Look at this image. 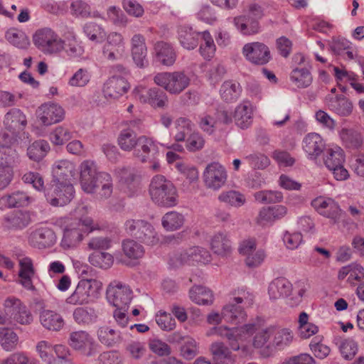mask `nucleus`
<instances>
[{"label":"nucleus","instance_id":"obj_1","mask_svg":"<svg viewBox=\"0 0 364 364\" xmlns=\"http://www.w3.org/2000/svg\"><path fill=\"white\" fill-rule=\"evenodd\" d=\"M149 192L152 200L159 205L172 207L176 205V189L164 176L156 175L153 178Z\"/></svg>","mask_w":364,"mask_h":364},{"label":"nucleus","instance_id":"obj_2","mask_svg":"<svg viewBox=\"0 0 364 364\" xmlns=\"http://www.w3.org/2000/svg\"><path fill=\"white\" fill-rule=\"evenodd\" d=\"M256 331V326L253 324L245 325L240 328L230 329L225 327H216L213 328L208 335L216 334L226 337L230 341V346L234 350L242 349L247 351L248 343L251 336Z\"/></svg>","mask_w":364,"mask_h":364},{"label":"nucleus","instance_id":"obj_3","mask_svg":"<svg viewBox=\"0 0 364 364\" xmlns=\"http://www.w3.org/2000/svg\"><path fill=\"white\" fill-rule=\"evenodd\" d=\"M34 46L46 55H55L64 50L65 41L52 28L38 29L32 37Z\"/></svg>","mask_w":364,"mask_h":364},{"label":"nucleus","instance_id":"obj_4","mask_svg":"<svg viewBox=\"0 0 364 364\" xmlns=\"http://www.w3.org/2000/svg\"><path fill=\"white\" fill-rule=\"evenodd\" d=\"M154 82L172 95H178L186 89L190 77L181 71L160 73L155 75Z\"/></svg>","mask_w":364,"mask_h":364},{"label":"nucleus","instance_id":"obj_5","mask_svg":"<svg viewBox=\"0 0 364 364\" xmlns=\"http://www.w3.org/2000/svg\"><path fill=\"white\" fill-rule=\"evenodd\" d=\"M242 53L248 62L256 65H266L272 59V53L269 46L259 41L245 44Z\"/></svg>","mask_w":364,"mask_h":364},{"label":"nucleus","instance_id":"obj_6","mask_svg":"<svg viewBox=\"0 0 364 364\" xmlns=\"http://www.w3.org/2000/svg\"><path fill=\"white\" fill-rule=\"evenodd\" d=\"M102 225L95 223L90 218L72 222L64 232V237L73 242L82 240L85 234L91 232L95 230H100Z\"/></svg>","mask_w":364,"mask_h":364},{"label":"nucleus","instance_id":"obj_7","mask_svg":"<svg viewBox=\"0 0 364 364\" xmlns=\"http://www.w3.org/2000/svg\"><path fill=\"white\" fill-rule=\"evenodd\" d=\"M94 161L85 160L80 166V183L82 190L94 193L98 186L100 174Z\"/></svg>","mask_w":364,"mask_h":364},{"label":"nucleus","instance_id":"obj_8","mask_svg":"<svg viewBox=\"0 0 364 364\" xmlns=\"http://www.w3.org/2000/svg\"><path fill=\"white\" fill-rule=\"evenodd\" d=\"M107 298L114 307H127L133 298V292L129 286L114 282L107 289Z\"/></svg>","mask_w":364,"mask_h":364},{"label":"nucleus","instance_id":"obj_9","mask_svg":"<svg viewBox=\"0 0 364 364\" xmlns=\"http://www.w3.org/2000/svg\"><path fill=\"white\" fill-rule=\"evenodd\" d=\"M203 178L207 188L218 190L225 185L228 173L224 166L219 163L213 162L206 166Z\"/></svg>","mask_w":364,"mask_h":364},{"label":"nucleus","instance_id":"obj_10","mask_svg":"<svg viewBox=\"0 0 364 364\" xmlns=\"http://www.w3.org/2000/svg\"><path fill=\"white\" fill-rule=\"evenodd\" d=\"M101 287L102 283L97 279L81 280L68 298L69 303L74 305L87 303L90 295L98 291Z\"/></svg>","mask_w":364,"mask_h":364},{"label":"nucleus","instance_id":"obj_11","mask_svg":"<svg viewBox=\"0 0 364 364\" xmlns=\"http://www.w3.org/2000/svg\"><path fill=\"white\" fill-rule=\"evenodd\" d=\"M65 116V109L56 103L43 104L36 110L38 120L45 126L58 123L64 119Z\"/></svg>","mask_w":364,"mask_h":364},{"label":"nucleus","instance_id":"obj_12","mask_svg":"<svg viewBox=\"0 0 364 364\" xmlns=\"http://www.w3.org/2000/svg\"><path fill=\"white\" fill-rule=\"evenodd\" d=\"M311 204L320 215L331 219L334 223L338 222L342 215L340 206L331 198L318 196L314 198Z\"/></svg>","mask_w":364,"mask_h":364},{"label":"nucleus","instance_id":"obj_13","mask_svg":"<svg viewBox=\"0 0 364 364\" xmlns=\"http://www.w3.org/2000/svg\"><path fill=\"white\" fill-rule=\"evenodd\" d=\"M4 309L6 314H10L11 317L21 324H29L33 320L26 306L16 297L9 296L5 300Z\"/></svg>","mask_w":364,"mask_h":364},{"label":"nucleus","instance_id":"obj_14","mask_svg":"<svg viewBox=\"0 0 364 364\" xmlns=\"http://www.w3.org/2000/svg\"><path fill=\"white\" fill-rule=\"evenodd\" d=\"M125 52V43L123 36L117 32H111L107 37L104 53L109 60L121 58Z\"/></svg>","mask_w":364,"mask_h":364},{"label":"nucleus","instance_id":"obj_15","mask_svg":"<svg viewBox=\"0 0 364 364\" xmlns=\"http://www.w3.org/2000/svg\"><path fill=\"white\" fill-rule=\"evenodd\" d=\"M75 165L65 160L60 161L53 168V181L55 183V190L58 191L60 186L63 183H70V181L75 176Z\"/></svg>","mask_w":364,"mask_h":364},{"label":"nucleus","instance_id":"obj_16","mask_svg":"<svg viewBox=\"0 0 364 364\" xmlns=\"http://www.w3.org/2000/svg\"><path fill=\"white\" fill-rule=\"evenodd\" d=\"M69 345L75 350L85 355H90L95 349L93 338L85 331H79L70 333Z\"/></svg>","mask_w":364,"mask_h":364},{"label":"nucleus","instance_id":"obj_17","mask_svg":"<svg viewBox=\"0 0 364 364\" xmlns=\"http://www.w3.org/2000/svg\"><path fill=\"white\" fill-rule=\"evenodd\" d=\"M129 88V83L125 78L112 76L105 83L103 92L106 97L117 99L126 94Z\"/></svg>","mask_w":364,"mask_h":364},{"label":"nucleus","instance_id":"obj_18","mask_svg":"<svg viewBox=\"0 0 364 364\" xmlns=\"http://www.w3.org/2000/svg\"><path fill=\"white\" fill-rule=\"evenodd\" d=\"M177 260L180 264H205L210 261V255L205 249L194 246L183 252Z\"/></svg>","mask_w":364,"mask_h":364},{"label":"nucleus","instance_id":"obj_19","mask_svg":"<svg viewBox=\"0 0 364 364\" xmlns=\"http://www.w3.org/2000/svg\"><path fill=\"white\" fill-rule=\"evenodd\" d=\"M130 50L136 65L140 68L144 67L147 55V47L143 35L140 33L133 35L130 40Z\"/></svg>","mask_w":364,"mask_h":364},{"label":"nucleus","instance_id":"obj_20","mask_svg":"<svg viewBox=\"0 0 364 364\" xmlns=\"http://www.w3.org/2000/svg\"><path fill=\"white\" fill-rule=\"evenodd\" d=\"M73 192L74 189L71 183H63L56 191L55 190V183H53L50 191L48 193L50 203L54 206L65 205L73 198Z\"/></svg>","mask_w":364,"mask_h":364},{"label":"nucleus","instance_id":"obj_21","mask_svg":"<svg viewBox=\"0 0 364 364\" xmlns=\"http://www.w3.org/2000/svg\"><path fill=\"white\" fill-rule=\"evenodd\" d=\"M31 222L29 212L14 211L5 217L2 222V226L5 230H18L26 227Z\"/></svg>","mask_w":364,"mask_h":364},{"label":"nucleus","instance_id":"obj_22","mask_svg":"<svg viewBox=\"0 0 364 364\" xmlns=\"http://www.w3.org/2000/svg\"><path fill=\"white\" fill-rule=\"evenodd\" d=\"M19 283L29 290L35 289L32 279L35 275V269L31 259L24 257L19 259Z\"/></svg>","mask_w":364,"mask_h":364},{"label":"nucleus","instance_id":"obj_23","mask_svg":"<svg viewBox=\"0 0 364 364\" xmlns=\"http://www.w3.org/2000/svg\"><path fill=\"white\" fill-rule=\"evenodd\" d=\"M254 107L250 102L244 101L237 106L234 113L235 124L242 129L250 127L252 122Z\"/></svg>","mask_w":364,"mask_h":364},{"label":"nucleus","instance_id":"obj_24","mask_svg":"<svg viewBox=\"0 0 364 364\" xmlns=\"http://www.w3.org/2000/svg\"><path fill=\"white\" fill-rule=\"evenodd\" d=\"M346 278L350 285H355L364 278V268L355 263L341 267L338 273V279L343 280Z\"/></svg>","mask_w":364,"mask_h":364},{"label":"nucleus","instance_id":"obj_25","mask_svg":"<svg viewBox=\"0 0 364 364\" xmlns=\"http://www.w3.org/2000/svg\"><path fill=\"white\" fill-rule=\"evenodd\" d=\"M193 124L186 117H179L175 122L172 130L173 138L176 141H184L193 132Z\"/></svg>","mask_w":364,"mask_h":364},{"label":"nucleus","instance_id":"obj_26","mask_svg":"<svg viewBox=\"0 0 364 364\" xmlns=\"http://www.w3.org/2000/svg\"><path fill=\"white\" fill-rule=\"evenodd\" d=\"M303 148L309 156H318L323 148L321 136L316 133L308 134L304 139Z\"/></svg>","mask_w":364,"mask_h":364},{"label":"nucleus","instance_id":"obj_27","mask_svg":"<svg viewBox=\"0 0 364 364\" xmlns=\"http://www.w3.org/2000/svg\"><path fill=\"white\" fill-rule=\"evenodd\" d=\"M40 320L41 324L46 328L51 331H59L64 325V321L61 316L50 310L43 311L40 316Z\"/></svg>","mask_w":364,"mask_h":364},{"label":"nucleus","instance_id":"obj_28","mask_svg":"<svg viewBox=\"0 0 364 364\" xmlns=\"http://www.w3.org/2000/svg\"><path fill=\"white\" fill-rule=\"evenodd\" d=\"M155 50L158 60L163 65L168 66L174 63L176 55L168 43L163 41L156 43Z\"/></svg>","mask_w":364,"mask_h":364},{"label":"nucleus","instance_id":"obj_29","mask_svg":"<svg viewBox=\"0 0 364 364\" xmlns=\"http://www.w3.org/2000/svg\"><path fill=\"white\" fill-rule=\"evenodd\" d=\"M291 291V284L284 277L275 279L269 287V294L273 299L288 296Z\"/></svg>","mask_w":364,"mask_h":364},{"label":"nucleus","instance_id":"obj_30","mask_svg":"<svg viewBox=\"0 0 364 364\" xmlns=\"http://www.w3.org/2000/svg\"><path fill=\"white\" fill-rule=\"evenodd\" d=\"M345 153L339 146H334L326 149L323 161L329 169L343 164L345 162Z\"/></svg>","mask_w":364,"mask_h":364},{"label":"nucleus","instance_id":"obj_31","mask_svg":"<svg viewBox=\"0 0 364 364\" xmlns=\"http://www.w3.org/2000/svg\"><path fill=\"white\" fill-rule=\"evenodd\" d=\"M309 316L305 312H301L299 316V335L302 339H308L318 332V327L309 321Z\"/></svg>","mask_w":364,"mask_h":364},{"label":"nucleus","instance_id":"obj_32","mask_svg":"<svg viewBox=\"0 0 364 364\" xmlns=\"http://www.w3.org/2000/svg\"><path fill=\"white\" fill-rule=\"evenodd\" d=\"M189 294L191 299L198 304H211L214 300L213 292L203 286L193 287Z\"/></svg>","mask_w":364,"mask_h":364},{"label":"nucleus","instance_id":"obj_33","mask_svg":"<svg viewBox=\"0 0 364 364\" xmlns=\"http://www.w3.org/2000/svg\"><path fill=\"white\" fill-rule=\"evenodd\" d=\"M200 33H197L191 28L182 26L178 30V38L181 45L186 49L195 48L198 45Z\"/></svg>","mask_w":364,"mask_h":364},{"label":"nucleus","instance_id":"obj_34","mask_svg":"<svg viewBox=\"0 0 364 364\" xmlns=\"http://www.w3.org/2000/svg\"><path fill=\"white\" fill-rule=\"evenodd\" d=\"M237 313L242 314V312L239 311L237 308L230 304L223 308L222 311V316L217 313L211 314L208 317V321L210 324H218L221 322L223 317L225 321L232 322L237 318Z\"/></svg>","mask_w":364,"mask_h":364},{"label":"nucleus","instance_id":"obj_35","mask_svg":"<svg viewBox=\"0 0 364 364\" xmlns=\"http://www.w3.org/2000/svg\"><path fill=\"white\" fill-rule=\"evenodd\" d=\"M241 87L240 84L232 80L224 82L220 90L221 97L227 102L236 100L239 97Z\"/></svg>","mask_w":364,"mask_h":364},{"label":"nucleus","instance_id":"obj_36","mask_svg":"<svg viewBox=\"0 0 364 364\" xmlns=\"http://www.w3.org/2000/svg\"><path fill=\"white\" fill-rule=\"evenodd\" d=\"M340 136L347 148L355 149L360 148L363 144V136L356 132L343 129L340 132Z\"/></svg>","mask_w":364,"mask_h":364},{"label":"nucleus","instance_id":"obj_37","mask_svg":"<svg viewBox=\"0 0 364 364\" xmlns=\"http://www.w3.org/2000/svg\"><path fill=\"white\" fill-rule=\"evenodd\" d=\"M200 38L202 42L200 46V53L204 58L210 60L214 57L216 50L214 41L208 31L200 33Z\"/></svg>","mask_w":364,"mask_h":364},{"label":"nucleus","instance_id":"obj_38","mask_svg":"<svg viewBox=\"0 0 364 364\" xmlns=\"http://www.w3.org/2000/svg\"><path fill=\"white\" fill-rule=\"evenodd\" d=\"M183 216L174 211L165 214L162 220V225L164 228L169 231H173L181 228L183 225Z\"/></svg>","mask_w":364,"mask_h":364},{"label":"nucleus","instance_id":"obj_39","mask_svg":"<svg viewBox=\"0 0 364 364\" xmlns=\"http://www.w3.org/2000/svg\"><path fill=\"white\" fill-rule=\"evenodd\" d=\"M138 137L133 130L124 129L118 137V144L124 151H131L136 146Z\"/></svg>","mask_w":364,"mask_h":364},{"label":"nucleus","instance_id":"obj_40","mask_svg":"<svg viewBox=\"0 0 364 364\" xmlns=\"http://www.w3.org/2000/svg\"><path fill=\"white\" fill-rule=\"evenodd\" d=\"M272 346L289 343L293 338L292 333L288 329L271 327Z\"/></svg>","mask_w":364,"mask_h":364},{"label":"nucleus","instance_id":"obj_41","mask_svg":"<svg viewBox=\"0 0 364 364\" xmlns=\"http://www.w3.org/2000/svg\"><path fill=\"white\" fill-rule=\"evenodd\" d=\"M98 181V195L101 198H107L111 196L113 191L112 179L107 173H100Z\"/></svg>","mask_w":364,"mask_h":364},{"label":"nucleus","instance_id":"obj_42","mask_svg":"<svg viewBox=\"0 0 364 364\" xmlns=\"http://www.w3.org/2000/svg\"><path fill=\"white\" fill-rule=\"evenodd\" d=\"M122 250L124 255L129 259H137L144 255L143 247L132 240H126L122 243Z\"/></svg>","mask_w":364,"mask_h":364},{"label":"nucleus","instance_id":"obj_43","mask_svg":"<svg viewBox=\"0 0 364 364\" xmlns=\"http://www.w3.org/2000/svg\"><path fill=\"white\" fill-rule=\"evenodd\" d=\"M90 262L100 268L107 269L113 263V257L107 252L95 251L89 257Z\"/></svg>","mask_w":364,"mask_h":364},{"label":"nucleus","instance_id":"obj_44","mask_svg":"<svg viewBox=\"0 0 364 364\" xmlns=\"http://www.w3.org/2000/svg\"><path fill=\"white\" fill-rule=\"evenodd\" d=\"M49 149L48 144L44 141L33 142L28 149L29 158L34 161L42 159Z\"/></svg>","mask_w":364,"mask_h":364},{"label":"nucleus","instance_id":"obj_45","mask_svg":"<svg viewBox=\"0 0 364 364\" xmlns=\"http://www.w3.org/2000/svg\"><path fill=\"white\" fill-rule=\"evenodd\" d=\"M126 226L130 231L135 230L136 228L141 230V233L144 234V237L139 236V238L145 242H148L147 237L149 239L150 237H154V231L152 226L142 220L137 222H135L134 220H128L126 223Z\"/></svg>","mask_w":364,"mask_h":364},{"label":"nucleus","instance_id":"obj_46","mask_svg":"<svg viewBox=\"0 0 364 364\" xmlns=\"http://www.w3.org/2000/svg\"><path fill=\"white\" fill-rule=\"evenodd\" d=\"M18 338L9 328H3L0 331V343L4 349L11 350L17 346Z\"/></svg>","mask_w":364,"mask_h":364},{"label":"nucleus","instance_id":"obj_47","mask_svg":"<svg viewBox=\"0 0 364 364\" xmlns=\"http://www.w3.org/2000/svg\"><path fill=\"white\" fill-rule=\"evenodd\" d=\"M211 248L215 253L225 255L230 252V241L223 235H215L211 240Z\"/></svg>","mask_w":364,"mask_h":364},{"label":"nucleus","instance_id":"obj_48","mask_svg":"<svg viewBox=\"0 0 364 364\" xmlns=\"http://www.w3.org/2000/svg\"><path fill=\"white\" fill-rule=\"evenodd\" d=\"M217 122L218 114L216 112L208 113L200 117L198 126L204 132L211 134L215 129Z\"/></svg>","mask_w":364,"mask_h":364},{"label":"nucleus","instance_id":"obj_49","mask_svg":"<svg viewBox=\"0 0 364 364\" xmlns=\"http://www.w3.org/2000/svg\"><path fill=\"white\" fill-rule=\"evenodd\" d=\"M271 327L256 333L252 340V346L257 348L272 347Z\"/></svg>","mask_w":364,"mask_h":364},{"label":"nucleus","instance_id":"obj_50","mask_svg":"<svg viewBox=\"0 0 364 364\" xmlns=\"http://www.w3.org/2000/svg\"><path fill=\"white\" fill-rule=\"evenodd\" d=\"M291 78L299 87L309 86L312 80L310 72L304 68L294 70L291 73Z\"/></svg>","mask_w":364,"mask_h":364},{"label":"nucleus","instance_id":"obj_51","mask_svg":"<svg viewBox=\"0 0 364 364\" xmlns=\"http://www.w3.org/2000/svg\"><path fill=\"white\" fill-rule=\"evenodd\" d=\"M100 342L106 346H112L119 338V334L108 326L101 327L97 333Z\"/></svg>","mask_w":364,"mask_h":364},{"label":"nucleus","instance_id":"obj_52","mask_svg":"<svg viewBox=\"0 0 364 364\" xmlns=\"http://www.w3.org/2000/svg\"><path fill=\"white\" fill-rule=\"evenodd\" d=\"M222 202L227 203L234 206H241L245 202V196L235 191L223 192L218 197Z\"/></svg>","mask_w":364,"mask_h":364},{"label":"nucleus","instance_id":"obj_53","mask_svg":"<svg viewBox=\"0 0 364 364\" xmlns=\"http://www.w3.org/2000/svg\"><path fill=\"white\" fill-rule=\"evenodd\" d=\"M71 137L72 133L67 128L59 126L50 133V139L55 145H63Z\"/></svg>","mask_w":364,"mask_h":364},{"label":"nucleus","instance_id":"obj_54","mask_svg":"<svg viewBox=\"0 0 364 364\" xmlns=\"http://www.w3.org/2000/svg\"><path fill=\"white\" fill-rule=\"evenodd\" d=\"M136 146L138 154L141 152L142 157H145L151 151H156L157 148L154 141L151 138L146 136L138 137Z\"/></svg>","mask_w":364,"mask_h":364},{"label":"nucleus","instance_id":"obj_55","mask_svg":"<svg viewBox=\"0 0 364 364\" xmlns=\"http://www.w3.org/2000/svg\"><path fill=\"white\" fill-rule=\"evenodd\" d=\"M7 40L13 45L22 48L28 44V38L25 33L16 28L9 29L6 34Z\"/></svg>","mask_w":364,"mask_h":364},{"label":"nucleus","instance_id":"obj_56","mask_svg":"<svg viewBox=\"0 0 364 364\" xmlns=\"http://www.w3.org/2000/svg\"><path fill=\"white\" fill-rule=\"evenodd\" d=\"M230 302H235L237 304L245 303L250 306L253 302V298L250 293L243 288H237L230 294Z\"/></svg>","mask_w":364,"mask_h":364},{"label":"nucleus","instance_id":"obj_57","mask_svg":"<svg viewBox=\"0 0 364 364\" xmlns=\"http://www.w3.org/2000/svg\"><path fill=\"white\" fill-rule=\"evenodd\" d=\"M186 147L190 151H196L201 149L205 145V139L196 132H193L184 141Z\"/></svg>","mask_w":364,"mask_h":364},{"label":"nucleus","instance_id":"obj_58","mask_svg":"<svg viewBox=\"0 0 364 364\" xmlns=\"http://www.w3.org/2000/svg\"><path fill=\"white\" fill-rule=\"evenodd\" d=\"M198 353V345L192 338L185 339L181 347V355L186 359H192Z\"/></svg>","mask_w":364,"mask_h":364},{"label":"nucleus","instance_id":"obj_59","mask_svg":"<svg viewBox=\"0 0 364 364\" xmlns=\"http://www.w3.org/2000/svg\"><path fill=\"white\" fill-rule=\"evenodd\" d=\"M134 97L141 103H148L149 105L154 102L153 99L156 97V91L152 89H148L144 87H137L134 90Z\"/></svg>","mask_w":364,"mask_h":364},{"label":"nucleus","instance_id":"obj_60","mask_svg":"<svg viewBox=\"0 0 364 364\" xmlns=\"http://www.w3.org/2000/svg\"><path fill=\"white\" fill-rule=\"evenodd\" d=\"M36 239L43 247L50 246L55 242L54 232L48 228H40L36 233Z\"/></svg>","mask_w":364,"mask_h":364},{"label":"nucleus","instance_id":"obj_61","mask_svg":"<svg viewBox=\"0 0 364 364\" xmlns=\"http://www.w3.org/2000/svg\"><path fill=\"white\" fill-rule=\"evenodd\" d=\"M156 323L163 329L171 331L176 326L175 320L171 315L164 311H159L156 314Z\"/></svg>","mask_w":364,"mask_h":364},{"label":"nucleus","instance_id":"obj_62","mask_svg":"<svg viewBox=\"0 0 364 364\" xmlns=\"http://www.w3.org/2000/svg\"><path fill=\"white\" fill-rule=\"evenodd\" d=\"M85 32L87 37L92 41L100 42L105 37L104 29L96 23L87 24L85 28Z\"/></svg>","mask_w":364,"mask_h":364},{"label":"nucleus","instance_id":"obj_63","mask_svg":"<svg viewBox=\"0 0 364 364\" xmlns=\"http://www.w3.org/2000/svg\"><path fill=\"white\" fill-rule=\"evenodd\" d=\"M22 180L26 183L32 184L33 188L38 191H41L44 188L43 178L38 173L27 172L23 176Z\"/></svg>","mask_w":364,"mask_h":364},{"label":"nucleus","instance_id":"obj_64","mask_svg":"<svg viewBox=\"0 0 364 364\" xmlns=\"http://www.w3.org/2000/svg\"><path fill=\"white\" fill-rule=\"evenodd\" d=\"M149 346L150 350L159 356L168 355L171 353L169 346L159 339H153L149 341Z\"/></svg>","mask_w":364,"mask_h":364}]
</instances>
